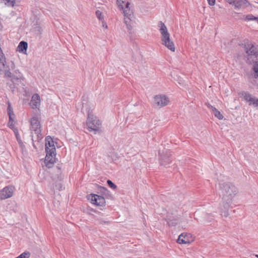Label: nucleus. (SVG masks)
<instances>
[{"mask_svg":"<svg viewBox=\"0 0 258 258\" xmlns=\"http://www.w3.org/2000/svg\"><path fill=\"white\" fill-rule=\"evenodd\" d=\"M28 48V43L24 41H21L17 47V50L20 52L24 53L26 51Z\"/></svg>","mask_w":258,"mask_h":258,"instance_id":"19","label":"nucleus"},{"mask_svg":"<svg viewBox=\"0 0 258 258\" xmlns=\"http://www.w3.org/2000/svg\"><path fill=\"white\" fill-rule=\"evenodd\" d=\"M89 199L91 201L92 204L97 206H103L105 204V200L104 198L101 196L91 194L90 195Z\"/></svg>","mask_w":258,"mask_h":258,"instance_id":"10","label":"nucleus"},{"mask_svg":"<svg viewBox=\"0 0 258 258\" xmlns=\"http://www.w3.org/2000/svg\"><path fill=\"white\" fill-rule=\"evenodd\" d=\"M55 151L56 149L52 139L50 137H47L45 143L46 157L45 163L48 168H50L51 165L55 162Z\"/></svg>","mask_w":258,"mask_h":258,"instance_id":"3","label":"nucleus"},{"mask_svg":"<svg viewBox=\"0 0 258 258\" xmlns=\"http://www.w3.org/2000/svg\"><path fill=\"white\" fill-rule=\"evenodd\" d=\"M249 5L247 0H235L233 4L235 7L238 9L246 7Z\"/></svg>","mask_w":258,"mask_h":258,"instance_id":"18","label":"nucleus"},{"mask_svg":"<svg viewBox=\"0 0 258 258\" xmlns=\"http://www.w3.org/2000/svg\"><path fill=\"white\" fill-rule=\"evenodd\" d=\"M169 102L168 98L165 95H158L154 97V106L155 107L161 108Z\"/></svg>","mask_w":258,"mask_h":258,"instance_id":"7","label":"nucleus"},{"mask_svg":"<svg viewBox=\"0 0 258 258\" xmlns=\"http://www.w3.org/2000/svg\"><path fill=\"white\" fill-rule=\"evenodd\" d=\"M31 136L33 146L36 149L35 142H39L43 138L41 134V126L40 119L37 116H33L30 120Z\"/></svg>","mask_w":258,"mask_h":258,"instance_id":"2","label":"nucleus"},{"mask_svg":"<svg viewBox=\"0 0 258 258\" xmlns=\"http://www.w3.org/2000/svg\"><path fill=\"white\" fill-rule=\"evenodd\" d=\"M86 124L89 132L94 131L96 133L99 131L101 122L96 116H94L88 111Z\"/></svg>","mask_w":258,"mask_h":258,"instance_id":"5","label":"nucleus"},{"mask_svg":"<svg viewBox=\"0 0 258 258\" xmlns=\"http://www.w3.org/2000/svg\"><path fill=\"white\" fill-rule=\"evenodd\" d=\"M197 215H198V213L195 212L194 216H197Z\"/></svg>","mask_w":258,"mask_h":258,"instance_id":"38","label":"nucleus"},{"mask_svg":"<svg viewBox=\"0 0 258 258\" xmlns=\"http://www.w3.org/2000/svg\"><path fill=\"white\" fill-rule=\"evenodd\" d=\"M116 3L118 8L123 11V10L131 9L130 7V3L128 0H117Z\"/></svg>","mask_w":258,"mask_h":258,"instance_id":"16","label":"nucleus"},{"mask_svg":"<svg viewBox=\"0 0 258 258\" xmlns=\"http://www.w3.org/2000/svg\"><path fill=\"white\" fill-rule=\"evenodd\" d=\"M208 107L209 108L212 109L213 113H214L215 117H216L220 120H221L223 118L224 116H223V115L215 107H213L211 105H209Z\"/></svg>","mask_w":258,"mask_h":258,"instance_id":"20","label":"nucleus"},{"mask_svg":"<svg viewBox=\"0 0 258 258\" xmlns=\"http://www.w3.org/2000/svg\"><path fill=\"white\" fill-rule=\"evenodd\" d=\"M159 154L160 156V165L167 167L168 165L171 162V160L170 159V154L169 152L167 150H166L165 152L163 153V154H162L160 152H159Z\"/></svg>","mask_w":258,"mask_h":258,"instance_id":"12","label":"nucleus"},{"mask_svg":"<svg viewBox=\"0 0 258 258\" xmlns=\"http://www.w3.org/2000/svg\"><path fill=\"white\" fill-rule=\"evenodd\" d=\"M245 20L246 21L258 20V17H254L252 15H248Z\"/></svg>","mask_w":258,"mask_h":258,"instance_id":"27","label":"nucleus"},{"mask_svg":"<svg viewBox=\"0 0 258 258\" xmlns=\"http://www.w3.org/2000/svg\"><path fill=\"white\" fill-rule=\"evenodd\" d=\"M177 242L179 244L189 243V235L185 233H181L178 236Z\"/></svg>","mask_w":258,"mask_h":258,"instance_id":"17","label":"nucleus"},{"mask_svg":"<svg viewBox=\"0 0 258 258\" xmlns=\"http://www.w3.org/2000/svg\"><path fill=\"white\" fill-rule=\"evenodd\" d=\"M235 0H226L229 4L233 5Z\"/></svg>","mask_w":258,"mask_h":258,"instance_id":"36","label":"nucleus"},{"mask_svg":"<svg viewBox=\"0 0 258 258\" xmlns=\"http://www.w3.org/2000/svg\"><path fill=\"white\" fill-rule=\"evenodd\" d=\"M96 16L97 18L100 20V21H103L104 20V17L102 15V12L99 10H97L95 12Z\"/></svg>","mask_w":258,"mask_h":258,"instance_id":"25","label":"nucleus"},{"mask_svg":"<svg viewBox=\"0 0 258 258\" xmlns=\"http://www.w3.org/2000/svg\"><path fill=\"white\" fill-rule=\"evenodd\" d=\"M256 256L257 257H258V255H256Z\"/></svg>","mask_w":258,"mask_h":258,"instance_id":"40","label":"nucleus"},{"mask_svg":"<svg viewBox=\"0 0 258 258\" xmlns=\"http://www.w3.org/2000/svg\"><path fill=\"white\" fill-rule=\"evenodd\" d=\"M101 21L102 22L103 27H104L106 29L107 28V25L106 23L104 22V20H103V21Z\"/></svg>","mask_w":258,"mask_h":258,"instance_id":"37","label":"nucleus"},{"mask_svg":"<svg viewBox=\"0 0 258 258\" xmlns=\"http://www.w3.org/2000/svg\"><path fill=\"white\" fill-rule=\"evenodd\" d=\"M15 189L12 185L7 186L0 190V198L2 200H5L12 197Z\"/></svg>","mask_w":258,"mask_h":258,"instance_id":"9","label":"nucleus"},{"mask_svg":"<svg viewBox=\"0 0 258 258\" xmlns=\"http://www.w3.org/2000/svg\"><path fill=\"white\" fill-rule=\"evenodd\" d=\"M220 196L222 201L232 202L234 197L237 194V188L230 183H219Z\"/></svg>","mask_w":258,"mask_h":258,"instance_id":"1","label":"nucleus"},{"mask_svg":"<svg viewBox=\"0 0 258 258\" xmlns=\"http://www.w3.org/2000/svg\"><path fill=\"white\" fill-rule=\"evenodd\" d=\"M5 4L8 6L14 7L15 4V0H3Z\"/></svg>","mask_w":258,"mask_h":258,"instance_id":"26","label":"nucleus"},{"mask_svg":"<svg viewBox=\"0 0 258 258\" xmlns=\"http://www.w3.org/2000/svg\"><path fill=\"white\" fill-rule=\"evenodd\" d=\"M6 63V57L4 53L0 52V64H1L4 67L5 66Z\"/></svg>","mask_w":258,"mask_h":258,"instance_id":"24","label":"nucleus"},{"mask_svg":"<svg viewBox=\"0 0 258 258\" xmlns=\"http://www.w3.org/2000/svg\"><path fill=\"white\" fill-rule=\"evenodd\" d=\"M14 132L15 134L17 139L18 140V135H19L18 130L17 128H14Z\"/></svg>","mask_w":258,"mask_h":258,"instance_id":"35","label":"nucleus"},{"mask_svg":"<svg viewBox=\"0 0 258 258\" xmlns=\"http://www.w3.org/2000/svg\"><path fill=\"white\" fill-rule=\"evenodd\" d=\"M8 108H7L8 114V115L9 117V120L11 121L12 120V116H14V113L13 112V108L11 106V103L9 102H8Z\"/></svg>","mask_w":258,"mask_h":258,"instance_id":"21","label":"nucleus"},{"mask_svg":"<svg viewBox=\"0 0 258 258\" xmlns=\"http://www.w3.org/2000/svg\"><path fill=\"white\" fill-rule=\"evenodd\" d=\"M245 50L247 54L248 60L252 56H254L255 57L258 56V47L254 46L252 43L245 44Z\"/></svg>","mask_w":258,"mask_h":258,"instance_id":"8","label":"nucleus"},{"mask_svg":"<svg viewBox=\"0 0 258 258\" xmlns=\"http://www.w3.org/2000/svg\"><path fill=\"white\" fill-rule=\"evenodd\" d=\"M13 79L19 80V79H23V75L19 72V70H16L15 71V73L13 74Z\"/></svg>","mask_w":258,"mask_h":258,"instance_id":"22","label":"nucleus"},{"mask_svg":"<svg viewBox=\"0 0 258 258\" xmlns=\"http://www.w3.org/2000/svg\"><path fill=\"white\" fill-rule=\"evenodd\" d=\"M29 252H24L16 258H29Z\"/></svg>","mask_w":258,"mask_h":258,"instance_id":"29","label":"nucleus"},{"mask_svg":"<svg viewBox=\"0 0 258 258\" xmlns=\"http://www.w3.org/2000/svg\"><path fill=\"white\" fill-rule=\"evenodd\" d=\"M180 219V216L178 215L171 216L168 215L166 221L169 226H175L179 223Z\"/></svg>","mask_w":258,"mask_h":258,"instance_id":"14","label":"nucleus"},{"mask_svg":"<svg viewBox=\"0 0 258 258\" xmlns=\"http://www.w3.org/2000/svg\"><path fill=\"white\" fill-rule=\"evenodd\" d=\"M204 220H203L204 222H211L214 219V216L212 215L206 214L204 217ZM200 222H203L202 220H200Z\"/></svg>","mask_w":258,"mask_h":258,"instance_id":"23","label":"nucleus"},{"mask_svg":"<svg viewBox=\"0 0 258 258\" xmlns=\"http://www.w3.org/2000/svg\"><path fill=\"white\" fill-rule=\"evenodd\" d=\"M5 77L11 78L13 79V75L9 70H5Z\"/></svg>","mask_w":258,"mask_h":258,"instance_id":"30","label":"nucleus"},{"mask_svg":"<svg viewBox=\"0 0 258 258\" xmlns=\"http://www.w3.org/2000/svg\"><path fill=\"white\" fill-rule=\"evenodd\" d=\"M98 224L100 225H109L110 224V222L109 221L104 220L102 219L98 220Z\"/></svg>","mask_w":258,"mask_h":258,"instance_id":"31","label":"nucleus"},{"mask_svg":"<svg viewBox=\"0 0 258 258\" xmlns=\"http://www.w3.org/2000/svg\"><path fill=\"white\" fill-rule=\"evenodd\" d=\"M13 118H12V120H11V121L9 120V126L11 128H14V124H13Z\"/></svg>","mask_w":258,"mask_h":258,"instance_id":"33","label":"nucleus"},{"mask_svg":"<svg viewBox=\"0 0 258 258\" xmlns=\"http://www.w3.org/2000/svg\"><path fill=\"white\" fill-rule=\"evenodd\" d=\"M107 183L109 187H110L112 188L115 189L116 188L117 186L116 185L114 184L110 180H108L107 181Z\"/></svg>","mask_w":258,"mask_h":258,"instance_id":"32","label":"nucleus"},{"mask_svg":"<svg viewBox=\"0 0 258 258\" xmlns=\"http://www.w3.org/2000/svg\"><path fill=\"white\" fill-rule=\"evenodd\" d=\"M123 13L124 15V22L128 30H131L133 28V22L135 18L133 12L131 9H127L123 10Z\"/></svg>","mask_w":258,"mask_h":258,"instance_id":"6","label":"nucleus"},{"mask_svg":"<svg viewBox=\"0 0 258 258\" xmlns=\"http://www.w3.org/2000/svg\"><path fill=\"white\" fill-rule=\"evenodd\" d=\"M207 1L210 6H214L215 4V0H207Z\"/></svg>","mask_w":258,"mask_h":258,"instance_id":"34","label":"nucleus"},{"mask_svg":"<svg viewBox=\"0 0 258 258\" xmlns=\"http://www.w3.org/2000/svg\"><path fill=\"white\" fill-rule=\"evenodd\" d=\"M231 203V202L222 201V204L220 207L221 215L222 217L226 218L229 216L228 210Z\"/></svg>","mask_w":258,"mask_h":258,"instance_id":"13","label":"nucleus"},{"mask_svg":"<svg viewBox=\"0 0 258 258\" xmlns=\"http://www.w3.org/2000/svg\"><path fill=\"white\" fill-rule=\"evenodd\" d=\"M242 95L244 99L249 105H253L255 107H258V98L252 97V95L247 92H243Z\"/></svg>","mask_w":258,"mask_h":258,"instance_id":"11","label":"nucleus"},{"mask_svg":"<svg viewBox=\"0 0 258 258\" xmlns=\"http://www.w3.org/2000/svg\"><path fill=\"white\" fill-rule=\"evenodd\" d=\"M195 219H196L197 220H198V219L196 217H195Z\"/></svg>","mask_w":258,"mask_h":258,"instance_id":"39","label":"nucleus"},{"mask_svg":"<svg viewBox=\"0 0 258 258\" xmlns=\"http://www.w3.org/2000/svg\"><path fill=\"white\" fill-rule=\"evenodd\" d=\"M30 104L33 109L39 107L40 105V97L38 94H35L32 96Z\"/></svg>","mask_w":258,"mask_h":258,"instance_id":"15","label":"nucleus"},{"mask_svg":"<svg viewBox=\"0 0 258 258\" xmlns=\"http://www.w3.org/2000/svg\"><path fill=\"white\" fill-rule=\"evenodd\" d=\"M253 70L254 73H255L256 76L258 77V61H255L254 63Z\"/></svg>","mask_w":258,"mask_h":258,"instance_id":"28","label":"nucleus"},{"mask_svg":"<svg viewBox=\"0 0 258 258\" xmlns=\"http://www.w3.org/2000/svg\"><path fill=\"white\" fill-rule=\"evenodd\" d=\"M158 26L160 28L159 31L161 34V44L171 51L174 52V44L170 38V34L167 30L166 26L161 21L159 22Z\"/></svg>","mask_w":258,"mask_h":258,"instance_id":"4","label":"nucleus"}]
</instances>
